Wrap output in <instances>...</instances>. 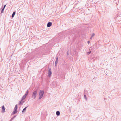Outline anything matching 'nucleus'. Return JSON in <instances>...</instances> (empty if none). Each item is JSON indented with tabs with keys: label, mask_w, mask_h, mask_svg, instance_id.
Returning <instances> with one entry per match:
<instances>
[{
	"label": "nucleus",
	"mask_w": 121,
	"mask_h": 121,
	"mask_svg": "<svg viewBox=\"0 0 121 121\" xmlns=\"http://www.w3.org/2000/svg\"><path fill=\"white\" fill-rule=\"evenodd\" d=\"M92 48V47H90V49H89V50H90V52H87V54L88 55H89V54H90L91 52V50L92 49H91V48Z\"/></svg>",
	"instance_id": "nucleus-11"
},
{
	"label": "nucleus",
	"mask_w": 121,
	"mask_h": 121,
	"mask_svg": "<svg viewBox=\"0 0 121 121\" xmlns=\"http://www.w3.org/2000/svg\"><path fill=\"white\" fill-rule=\"evenodd\" d=\"M56 114L57 116H59L60 115V112L59 111H57L56 112Z\"/></svg>",
	"instance_id": "nucleus-10"
},
{
	"label": "nucleus",
	"mask_w": 121,
	"mask_h": 121,
	"mask_svg": "<svg viewBox=\"0 0 121 121\" xmlns=\"http://www.w3.org/2000/svg\"><path fill=\"white\" fill-rule=\"evenodd\" d=\"M6 5H5L4 6V7H3V8H4V9H5V7H6Z\"/></svg>",
	"instance_id": "nucleus-18"
},
{
	"label": "nucleus",
	"mask_w": 121,
	"mask_h": 121,
	"mask_svg": "<svg viewBox=\"0 0 121 121\" xmlns=\"http://www.w3.org/2000/svg\"><path fill=\"white\" fill-rule=\"evenodd\" d=\"M14 119V118H13V117H12V118L11 119L12 120H13V119Z\"/></svg>",
	"instance_id": "nucleus-21"
},
{
	"label": "nucleus",
	"mask_w": 121,
	"mask_h": 121,
	"mask_svg": "<svg viewBox=\"0 0 121 121\" xmlns=\"http://www.w3.org/2000/svg\"><path fill=\"white\" fill-rule=\"evenodd\" d=\"M58 62V57H57L56 58L55 62V65L56 66H57V64Z\"/></svg>",
	"instance_id": "nucleus-7"
},
{
	"label": "nucleus",
	"mask_w": 121,
	"mask_h": 121,
	"mask_svg": "<svg viewBox=\"0 0 121 121\" xmlns=\"http://www.w3.org/2000/svg\"><path fill=\"white\" fill-rule=\"evenodd\" d=\"M55 82H53L51 84V86L53 87H55L56 85H55Z\"/></svg>",
	"instance_id": "nucleus-9"
},
{
	"label": "nucleus",
	"mask_w": 121,
	"mask_h": 121,
	"mask_svg": "<svg viewBox=\"0 0 121 121\" xmlns=\"http://www.w3.org/2000/svg\"><path fill=\"white\" fill-rule=\"evenodd\" d=\"M4 9V8H2V10H1V13H3V11Z\"/></svg>",
	"instance_id": "nucleus-16"
},
{
	"label": "nucleus",
	"mask_w": 121,
	"mask_h": 121,
	"mask_svg": "<svg viewBox=\"0 0 121 121\" xmlns=\"http://www.w3.org/2000/svg\"><path fill=\"white\" fill-rule=\"evenodd\" d=\"M95 35V34L94 33H93L92 34V35L91 36V38H92V37L94 36V35Z\"/></svg>",
	"instance_id": "nucleus-17"
},
{
	"label": "nucleus",
	"mask_w": 121,
	"mask_h": 121,
	"mask_svg": "<svg viewBox=\"0 0 121 121\" xmlns=\"http://www.w3.org/2000/svg\"><path fill=\"white\" fill-rule=\"evenodd\" d=\"M84 97L86 100H87V98L86 97V96L85 94L84 95Z\"/></svg>",
	"instance_id": "nucleus-15"
},
{
	"label": "nucleus",
	"mask_w": 121,
	"mask_h": 121,
	"mask_svg": "<svg viewBox=\"0 0 121 121\" xmlns=\"http://www.w3.org/2000/svg\"><path fill=\"white\" fill-rule=\"evenodd\" d=\"M90 43V41H88V44H89Z\"/></svg>",
	"instance_id": "nucleus-19"
},
{
	"label": "nucleus",
	"mask_w": 121,
	"mask_h": 121,
	"mask_svg": "<svg viewBox=\"0 0 121 121\" xmlns=\"http://www.w3.org/2000/svg\"><path fill=\"white\" fill-rule=\"evenodd\" d=\"M15 13H16V12H14L12 14V18H13L14 17V16L15 15Z\"/></svg>",
	"instance_id": "nucleus-13"
},
{
	"label": "nucleus",
	"mask_w": 121,
	"mask_h": 121,
	"mask_svg": "<svg viewBox=\"0 0 121 121\" xmlns=\"http://www.w3.org/2000/svg\"><path fill=\"white\" fill-rule=\"evenodd\" d=\"M44 93V91L43 90H40L39 93V98L40 99L43 97Z\"/></svg>",
	"instance_id": "nucleus-1"
},
{
	"label": "nucleus",
	"mask_w": 121,
	"mask_h": 121,
	"mask_svg": "<svg viewBox=\"0 0 121 121\" xmlns=\"http://www.w3.org/2000/svg\"><path fill=\"white\" fill-rule=\"evenodd\" d=\"M2 111L4 112H5V108L4 105L2 107Z\"/></svg>",
	"instance_id": "nucleus-8"
},
{
	"label": "nucleus",
	"mask_w": 121,
	"mask_h": 121,
	"mask_svg": "<svg viewBox=\"0 0 121 121\" xmlns=\"http://www.w3.org/2000/svg\"><path fill=\"white\" fill-rule=\"evenodd\" d=\"M52 23L51 22H48L47 24V27H50L52 25Z\"/></svg>",
	"instance_id": "nucleus-5"
},
{
	"label": "nucleus",
	"mask_w": 121,
	"mask_h": 121,
	"mask_svg": "<svg viewBox=\"0 0 121 121\" xmlns=\"http://www.w3.org/2000/svg\"><path fill=\"white\" fill-rule=\"evenodd\" d=\"M22 100H21V101H20L19 102V104L20 105H21L22 104H23L24 103V102L23 101H22Z\"/></svg>",
	"instance_id": "nucleus-14"
},
{
	"label": "nucleus",
	"mask_w": 121,
	"mask_h": 121,
	"mask_svg": "<svg viewBox=\"0 0 121 121\" xmlns=\"http://www.w3.org/2000/svg\"><path fill=\"white\" fill-rule=\"evenodd\" d=\"M17 104L15 106L14 110L12 112V114H14L17 113Z\"/></svg>",
	"instance_id": "nucleus-2"
},
{
	"label": "nucleus",
	"mask_w": 121,
	"mask_h": 121,
	"mask_svg": "<svg viewBox=\"0 0 121 121\" xmlns=\"http://www.w3.org/2000/svg\"><path fill=\"white\" fill-rule=\"evenodd\" d=\"M29 93V91L28 90H27L26 91V93L25 94L24 96L22 97V100L24 99L26 97L27 95H28Z\"/></svg>",
	"instance_id": "nucleus-4"
},
{
	"label": "nucleus",
	"mask_w": 121,
	"mask_h": 121,
	"mask_svg": "<svg viewBox=\"0 0 121 121\" xmlns=\"http://www.w3.org/2000/svg\"><path fill=\"white\" fill-rule=\"evenodd\" d=\"M12 120L11 119L9 121H12Z\"/></svg>",
	"instance_id": "nucleus-22"
},
{
	"label": "nucleus",
	"mask_w": 121,
	"mask_h": 121,
	"mask_svg": "<svg viewBox=\"0 0 121 121\" xmlns=\"http://www.w3.org/2000/svg\"><path fill=\"white\" fill-rule=\"evenodd\" d=\"M92 38H91V37L90 38V39H91Z\"/></svg>",
	"instance_id": "nucleus-23"
},
{
	"label": "nucleus",
	"mask_w": 121,
	"mask_h": 121,
	"mask_svg": "<svg viewBox=\"0 0 121 121\" xmlns=\"http://www.w3.org/2000/svg\"><path fill=\"white\" fill-rule=\"evenodd\" d=\"M16 116V115H15V116H14L13 117V118H14H14Z\"/></svg>",
	"instance_id": "nucleus-20"
},
{
	"label": "nucleus",
	"mask_w": 121,
	"mask_h": 121,
	"mask_svg": "<svg viewBox=\"0 0 121 121\" xmlns=\"http://www.w3.org/2000/svg\"><path fill=\"white\" fill-rule=\"evenodd\" d=\"M27 107H26L23 109V110L22 111V113H23V112H25V111H26V110L27 108Z\"/></svg>",
	"instance_id": "nucleus-12"
},
{
	"label": "nucleus",
	"mask_w": 121,
	"mask_h": 121,
	"mask_svg": "<svg viewBox=\"0 0 121 121\" xmlns=\"http://www.w3.org/2000/svg\"><path fill=\"white\" fill-rule=\"evenodd\" d=\"M51 70V69L48 70V75L49 77H50L52 74Z\"/></svg>",
	"instance_id": "nucleus-6"
},
{
	"label": "nucleus",
	"mask_w": 121,
	"mask_h": 121,
	"mask_svg": "<svg viewBox=\"0 0 121 121\" xmlns=\"http://www.w3.org/2000/svg\"><path fill=\"white\" fill-rule=\"evenodd\" d=\"M37 90L34 91L33 92L32 95V97L34 99H35L37 96Z\"/></svg>",
	"instance_id": "nucleus-3"
}]
</instances>
